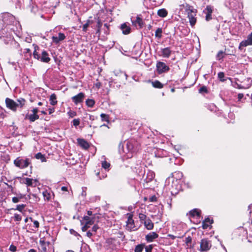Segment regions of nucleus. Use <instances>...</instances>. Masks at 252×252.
I'll use <instances>...</instances> for the list:
<instances>
[{
    "instance_id": "nucleus-40",
    "label": "nucleus",
    "mask_w": 252,
    "mask_h": 252,
    "mask_svg": "<svg viewBox=\"0 0 252 252\" xmlns=\"http://www.w3.org/2000/svg\"><path fill=\"white\" fill-rule=\"evenodd\" d=\"M148 176L149 177L148 181L147 182L152 180L155 177V174L153 172L149 171L148 174Z\"/></svg>"
},
{
    "instance_id": "nucleus-14",
    "label": "nucleus",
    "mask_w": 252,
    "mask_h": 252,
    "mask_svg": "<svg viewBox=\"0 0 252 252\" xmlns=\"http://www.w3.org/2000/svg\"><path fill=\"white\" fill-rule=\"evenodd\" d=\"M77 141L79 145L84 149H87L89 147V143L84 139L78 138Z\"/></svg>"
},
{
    "instance_id": "nucleus-52",
    "label": "nucleus",
    "mask_w": 252,
    "mask_h": 252,
    "mask_svg": "<svg viewBox=\"0 0 252 252\" xmlns=\"http://www.w3.org/2000/svg\"><path fill=\"white\" fill-rule=\"evenodd\" d=\"M18 101L19 103L18 104L19 106L20 105V107H22L25 104V100L24 99H18Z\"/></svg>"
},
{
    "instance_id": "nucleus-57",
    "label": "nucleus",
    "mask_w": 252,
    "mask_h": 252,
    "mask_svg": "<svg viewBox=\"0 0 252 252\" xmlns=\"http://www.w3.org/2000/svg\"><path fill=\"white\" fill-rule=\"evenodd\" d=\"M86 235L87 237L91 238L93 236V233L91 232L90 231L87 232Z\"/></svg>"
},
{
    "instance_id": "nucleus-55",
    "label": "nucleus",
    "mask_w": 252,
    "mask_h": 252,
    "mask_svg": "<svg viewBox=\"0 0 252 252\" xmlns=\"http://www.w3.org/2000/svg\"><path fill=\"white\" fill-rule=\"evenodd\" d=\"M19 201V199L18 197H14L12 198V201L14 202V203H17Z\"/></svg>"
},
{
    "instance_id": "nucleus-16",
    "label": "nucleus",
    "mask_w": 252,
    "mask_h": 252,
    "mask_svg": "<svg viewBox=\"0 0 252 252\" xmlns=\"http://www.w3.org/2000/svg\"><path fill=\"white\" fill-rule=\"evenodd\" d=\"M214 10L215 9L213 6L208 5L203 10V13L206 15V16H211L212 14L214 13Z\"/></svg>"
},
{
    "instance_id": "nucleus-50",
    "label": "nucleus",
    "mask_w": 252,
    "mask_h": 252,
    "mask_svg": "<svg viewBox=\"0 0 252 252\" xmlns=\"http://www.w3.org/2000/svg\"><path fill=\"white\" fill-rule=\"evenodd\" d=\"M70 233L74 236L80 237V235L76 231L72 229H70Z\"/></svg>"
},
{
    "instance_id": "nucleus-17",
    "label": "nucleus",
    "mask_w": 252,
    "mask_h": 252,
    "mask_svg": "<svg viewBox=\"0 0 252 252\" xmlns=\"http://www.w3.org/2000/svg\"><path fill=\"white\" fill-rule=\"evenodd\" d=\"M144 224L145 227L148 230H152L154 227V223L152 222V220L149 218H148L147 220H145V221H144Z\"/></svg>"
},
{
    "instance_id": "nucleus-56",
    "label": "nucleus",
    "mask_w": 252,
    "mask_h": 252,
    "mask_svg": "<svg viewBox=\"0 0 252 252\" xmlns=\"http://www.w3.org/2000/svg\"><path fill=\"white\" fill-rule=\"evenodd\" d=\"M244 97V94H239L238 95V99L239 100H240Z\"/></svg>"
},
{
    "instance_id": "nucleus-5",
    "label": "nucleus",
    "mask_w": 252,
    "mask_h": 252,
    "mask_svg": "<svg viewBox=\"0 0 252 252\" xmlns=\"http://www.w3.org/2000/svg\"><path fill=\"white\" fill-rule=\"evenodd\" d=\"M126 229L129 231H135L138 229L134 224L132 215H129L126 221Z\"/></svg>"
},
{
    "instance_id": "nucleus-27",
    "label": "nucleus",
    "mask_w": 252,
    "mask_h": 252,
    "mask_svg": "<svg viewBox=\"0 0 252 252\" xmlns=\"http://www.w3.org/2000/svg\"><path fill=\"white\" fill-rule=\"evenodd\" d=\"M189 214L191 216L194 217L195 216L199 217L200 215V211L198 210V209H194L192 210H191L189 212Z\"/></svg>"
},
{
    "instance_id": "nucleus-2",
    "label": "nucleus",
    "mask_w": 252,
    "mask_h": 252,
    "mask_svg": "<svg viewBox=\"0 0 252 252\" xmlns=\"http://www.w3.org/2000/svg\"><path fill=\"white\" fill-rule=\"evenodd\" d=\"M178 10L179 16L181 15H187L188 16H195L196 14V10L192 6L185 3L181 4L177 9Z\"/></svg>"
},
{
    "instance_id": "nucleus-54",
    "label": "nucleus",
    "mask_w": 252,
    "mask_h": 252,
    "mask_svg": "<svg viewBox=\"0 0 252 252\" xmlns=\"http://www.w3.org/2000/svg\"><path fill=\"white\" fill-rule=\"evenodd\" d=\"M98 229V226L97 225H94L92 227V231H93L94 232H96Z\"/></svg>"
},
{
    "instance_id": "nucleus-35",
    "label": "nucleus",
    "mask_w": 252,
    "mask_h": 252,
    "mask_svg": "<svg viewBox=\"0 0 252 252\" xmlns=\"http://www.w3.org/2000/svg\"><path fill=\"white\" fill-rule=\"evenodd\" d=\"M190 25L193 27L196 23V19L195 17H189Z\"/></svg>"
},
{
    "instance_id": "nucleus-33",
    "label": "nucleus",
    "mask_w": 252,
    "mask_h": 252,
    "mask_svg": "<svg viewBox=\"0 0 252 252\" xmlns=\"http://www.w3.org/2000/svg\"><path fill=\"white\" fill-rule=\"evenodd\" d=\"M86 103L88 106L92 107L94 105L95 102L93 99H88L86 100Z\"/></svg>"
},
{
    "instance_id": "nucleus-12",
    "label": "nucleus",
    "mask_w": 252,
    "mask_h": 252,
    "mask_svg": "<svg viewBox=\"0 0 252 252\" xmlns=\"http://www.w3.org/2000/svg\"><path fill=\"white\" fill-rule=\"evenodd\" d=\"M84 97V94L83 93H80L77 95L72 97V101L76 104L81 102Z\"/></svg>"
},
{
    "instance_id": "nucleus-7",
    "label": "nucleus",
    "mask_w": 252,
    "mask_h": 252,
    "mask_svg": "<svg viewBox=\"0 0 252 252\" xmlns=\"http://www.w3.org/2000/svg\"><path fill=\"white\" fill-rule=\"evenodd\" d=\"M158 71L159 73L166 72L169 70V67L163 62H158L157 64Z\"/></svg>"
},
{
    "instance_id": "nucleus-58",
    "label": "nucleus",
    "mask_w": 252,
    "mask_h": 252,
    "mask_svg": "<svg viewBox=\"0 0 252 252\" xmlns=\"http://www.w3.org/2000/svg\"><path fill=\"white\" fill-rule=\"evenodd\" d=\"M93 223H94V222H93V221H92L91 220H88V221H86V223L87 225H89V226H90L91 225L93 224Z\"/></svg>"
},
{
    "instance_id": "nucleus-62",
    "label": "nucleus",
    "mask_w": 252,
    "mask_h": 252,
    "mask_svg": "<svg viewBox=\"0 0 252 252\" xmlns=\"http://www.w3.org/2000/svg\"><path fill=\"white\" fill-rule=\"evenodd\" d=\"M61 189L63 191H66L67 190V188L66 187H62Z\"/></svg>"
},
{
    "instance_id": "nucleus-44",
    "label": "nucleus",
    "mask_w": 252,
    "mask_h": 252,
    "mask_svg": "<svg viewBox=\"0 0 252 252\" xmlns=\"http://www.w3.org/2000/svg\"><path fill=\"white\" fill-rule=\"evenodd\" d=\"M33 56L34 57V58L36 59H37L38 60H40V55L36 52V50H35L34 52H33Z\"/></svg>"
},
{
    "instance_id": "nucleus-29",
    "label": "nucleus",
    "mask_w": 252,
    "mask_h": 252,
    "mask_svg": "<svg viewBox=\"0 0 252 252\" xmlns=\"http://www.w3.org/2000/svg\"><path fill=\"white\" fill-rule=\"evenodd\" d=\"M154 87L161 89L163 87V85L158 81H155L152 82Z\"/></svg>"
},
{
    "instance_id": "nucleus-36",
    "label": "nucleus",
    "mask_w": 252,
    "mask_h": 252,
    "mask_svg": "<svg viewBox=\"0 0 252 252\" xmlns=\"http://www.w3.org/2000/svg\"><path fill=\"white\" fill-rule=\"evenodd\" d=\"M224 53L222 51H220L217 55V59L220 60L224 57Z\"/></svg>"
},
{
    "instance_id": "nucleus-46",
    "label": "nucleus",
    "mask_w": 252,
    "mask_h": 252,
    "mask_svg": "<svg viewBox=\"0 0 252 252\" xmlns=\"http://www.w3.org/2000/svg\"><path fill=\"white\" fill-rule=\"evenodd\" d=\"M199 92L200 93H207V88L206 87H205V86H203V87H201L199 89Z\"/></svg>"
},
{
    "instance_id": "nucleus-1",
    "label": "nucleus",
    "mask_w": 252,
    "mask_h": 252,
    "mask_svg": "<svg viewBox=\"0 0 252 252\" xmlns=\"http://www.w3.org/2000/svg\"><path fill=\"white\" fill-rule=\"evenodd\" d=\"M165 186L169 189L172 194H177L181 189L180 182L175 180L173 178H168L165 182Z\"/></svg>"
},
{
    "instance_id": "nucleus-31",
    "label": "nucleus",
    "mask_w": 252,
    "mask_h": 252,
    "mask_svg": "<svg viewBox=\"0 0 252 252\" xmlns=\"http://www.w3.org/2000/svg\"><path fill=\"white\" fill-rule=\"evenodd\" d=\"M157 13L158 16H167L168 14L167 10L164 8L158 10Z\"/></svg>"
},
{
    "instance_id": "nucleus-61",
    "label": "nucleus",
    "mask_w": 252,
    "mask_h": 252,
    "mask_svg": "<svg viewBox=\"0 0 252 252\" xmlns=\"http://www.w3.org/2000/svg\"><path fill=\"white\" fill-rule=\"evenodd\" d=\"M168 237H170V238H171L173 240L175 239L176 238V236H175L174 235H172V234H169L168 235Z\"/></svg>"
},
{
    "instance_id": "nucleus-63",
    "label": "nucleus",
    "mask_w": 252,
    "mask_h": 252,
    "mask_svg": "<svg viewBox=\"0 0 252 252\" xmlns=\"http://www.w3.org/2000/svg\"><path fill=\"white\" fill-rule=\"evenodd\" d=\"M84 220H85L86 221L89 220H90V218L88 216H85L84 217Z\"/></svg>"
},
{
    "instance_id": "nucleus-34",
    "label": "nucleus",
    "mask_w": 252,
    "mask_h": 252,
    "mask_svg": "<svg viewBox=\"0 0 252 252\" xmlns=\"http://www.w3.org/2000/svg\"><path fill=\"white\" fill-rule=\"evenodd\" d=\"M45 200H49L51 197V194L47 191H44L42 193Z\"/></svg>"
},
{
    "instance_id": "nucleus-41",
    "label": "nucleus",
    "mask_w": 252,
    "mask_h": 252,
    "mask_svg": "<svg viewBox=\"0 0 252 252\" xmlns=\"http://www.w3.org/2000/svg\"><path fill=\"white\" fill-rule=\"evenodd\" d=\"M100 117L103 121H108V116L107 115L105 114H101L100 115Z\"/></svg>"
},
{
    "instance_id": "nucleus-20",
    "label": "nucleus",
    "mask_w": 252,
    "mask_h": 252,
    "mask_svg": "<svg viewBox=\"0 0 252 252\" xmlns=\"http://www.w3.org/2000/svg\"><path fill=\"white\" fill-rule=\"evenodd\" d=\"M121 29L123 31V33L127 34L130 33V28L127 26L126 23L123 24L121 26Z\"/></svg>"
},
{
    "instance_id": "nucleus-11",
    "label": "nucleus",
    "mask_w": 252,
    "mask_h": 252,
    "mask_svg": "<svg viewBox=\"0 0 252 252\" xmlns=\"http://www.w3.org/2000/svg\"><path fill=\"white\" fill-rule=\"evenodd\" d=\"M158 237V235L156 232H152L146 235L145 239L148 242H152Z\"/></svg>"
},
{
    "instance_id": "nucleus-3",
    "label": "nucleus",
    "mask_w": 252,
    "mask_h": 252,
    "mask_svg": "<svg viewBox=\"0 0 252 252\" xmlns=\"http://www.w3.org/2000/svg\"><path fill=\"white\" fill-rule=\"evenodd\" d=\"M30 159L27 158L25 159H23L20 157H18L14 160L15 165L20 169L27 167L30 165Z\"/></svg>"
},
{
    "instance_id": "nucleus-60",
    "label": "nucleus",
    "mask_w": 252,
    "mask_h": 252,
    "mask_svg": "<svg viewBox=\"0 0 252 252\" xmlns=\"http://www.w3.org/2000/svg\"><path fill=\"white\" fill-rule=\"evenodd\" d=\"M38 110L37 108H34L32 110V112H33V114H37V113L38 112Z\"/></svg>"
},
{
    "instance_id": "nucleus-42",
    "label": "nucleus",
    "mask_w": 252,
    "mask_h": 252,
    "mask_svg": "<svg viewBox=\"0 0 252 252\" xmlns=\"http://www.w3.org/2000/svg\"><path fill=\"white\" fill-rule=\"evenodd\" d=\"M145 248L146 252H152L153 246L152 245H150L147 246H146Z\"/></svg>"
},
{
    "instance_id": "nucleus-43",
    "label": "nucleus",
    "mask_w": 252,
    "mask_h": 252,
    "mask_svg": "<svg viewBox=\"0 0 252 252\" xmlns=\"http://www.w3.org/2000/svg\"><path fill=\"white\" fill-rule=\"evenodd\" d=\"M218 77L220 79V81H223V78L224 77V74L223 72H220L218 73Z\"/></svg>"
},
{
    "instance_id": "nucleus-8",
    "label": "nucleus",
    "mask_w": 252,
    "mask_h": 252,
    "mask_svg": "<svg viewBox=\"0 0 252 252\" xmlns=\"http://www.w3.org/2000/svg\"><path fill=\"white\" fill-rule=\"evenodd\" d=\"M252 45V32L248 36L247 39L242 41L239 45V48L242 49V47Z\"/></svg>"
},
{
    "instance_id": "nucleus-19",
    "label": "nucleus",
    "mask_w": 252,
    "mask_h": 252,
    "mask_svg": "<svg viewBox=\"0 0 252 252\" xmlns=\"http://www.w3.org/2000/svg\"><path fill=\"white\" fill-rule=\"evenodd\" d=\"M183 175L182 172L180 171H176L172 173V176L169 178H173L175 180H178V181L183 177Z\"/></svg>"
},
{
    "instance_id": "nucleus-45",
    "label": "nucleus",
    "mask_w": 252,
    "mask_h": 252,
    "mask_svg": "<svg viewBox=\"0 0 252 252\" xmlns=\"http://www.w3.org/2000/svg\"><path fill=\"white\" fill-rule=\"evenodd\" d=\"M14 220L16 221H20L22 219V217L20 215L15 214L14 216Z\"/></svg>"
},
{
    "instance_id": "nucleus-23",
    "label": "nucleus",
    "mask_w": 252,
    "mask_h": 252,
    "mask_svg": "<svg viewBox=\"0 0 252 252\" xmlns=\"http://www.w3.org/2000/svg\"><path fill=\"white\" fill-rule=\"evenodd\" d=\"M79 21L83 24V31L84 32H86L89 26L93 23V21L90 20H87L85 24H83V22L81 21L80 19H79Z\"/></svg>"
},
{
    "instance_id": "nucleus-4",
    "label": "nucleus",
    "mask_w": 252,
    "mask_h": 252,
    "mask_svg": "<svg viewBox=\"0 0 252 252\" xmlns=\"http://www.w3.org/2000/svg\"><path fill=\"white\" fill-rule=\"evenodd\" d=\"M212 247L211 242L208 239L204 238L201 240L200 243V249L199 250L201 252L208 251Z\"/></svg>"
},
{
    "instance_id": "nucleus-22",
    "label": "nucleus",
    "mask_w": 252,
    "mask_h": 252,
    "mask_svg": "<svg viewBox=\"0 0 252 252\" xmlns=\"http://www.w3.org/2000/svg\"><path fill=\"white\" fill-rule=\"evenodd\" d=\"M26 118H28L31 122H34L36 120L39 119V116L36 114H32L26 116Z\"/></svg>"
},
{
    "instance_id": "nucleus-49",
    "label": "nucleus",
    "mask_w": 252,
    "mask_h": 252,
    "mask_svg": "<svg viewBox=\"0 0 252 252\" xmlns=\"http://www.w3.org/2000/svg\"><path fill=\"white\" fill-rule=\"evenodd\" d=\"M73 125L75 126H78L79 124H80V120L79 119H74L73 120Z\"/></svg>"
},
{
    "instance_id": "nucleus-48",
    "label": "nucleus",
    "mask_w": 252,
    "mask_h": 252,
    "mask_svg": "<svg viewBox=\"0 0 252 252\" xmlns=\"http://www.w3.org/2000/svg\"><path fill=\"white\" fill-rule=\"evenodd\" d=\"M68 116L70 117H73L74 116H75L76 115V113L74 111H69L68 113H67Z\"/></svg>"
},
{
    "instance_id": "nucleus-10",
    "label": "nucleus",
    "mask_w": 252,
    "mask_h": 252,
    "mask_svg": "<svg viewBox=\"0 0 252 252\" xmlns=\"http://www.w3.org/2000/svg\"><path fill=\"white\" fill-rule=\"evenodd\" d=\"M50 244V242H46L42 239L39 241V250L40 252H46L47 247Z\"/></svg>"
},
{
    "instance_id": "nucleus-9",
    "label": "nucleus",
    "mask_w": 252,
    "mask_h": 252,
    "mask_svg": "<svg viewBox=\"0 0 252 252\" xmlns=\"http://www.w3.org/2000/svg\"><path fill=\"white\" fill-rule=\"evenodd\" d=\"M133 18H131V22L133 25L137 28V29H141L143 27L144 25L143 22L142 20L140 18V17H136L135 19H134Z\"/></svg>"
},
{
    "instance_id": "nucleus-47",
    "label": "nucleus",
    "mask_w": 252,
    "mask_h": 252,
    "mask_svg": "<svg viewBox=\"0 0 252 252\" xmlns=\"http://www.w3.org/2000/svg\"><path fill=\"white\" fill-rule=\"evenodd\" d=\"M25 205L24 204L18 205H17L16 209L21 212L23 210V209L25 208Z\"/></svg>"
},
{
    "instance_id": "nucleus-25",
    "label": "nucleus",
    "mask_w": 252,
    "mask_h": 252,
    "mask_svg": "<svg viewBox=\"0 0 252 252\" xmlns=\"http://www.w3.org/2000/svg\"><path fill=\"white\" fill-rule=\"evenodd\" d=\"M192 239L190 236L187 237L185 239V243L187 248H192L193 246L191 244Z\"/></svg>"
},
{
    "instance_id": "nucleus-32",
    "label": "nucleus",
    "mask_w": 252,
    "mask_h": 252,
    "mask_svg": "<svg viewBox=\"0 0 252 252\" xmlns=\"http://www.w3.org/2000/svg\"><path fill=\"white\" fill-rule=\"evenodd\" d=\"M101 166L104 169H107L110 166V163L109 162L106 161L105 160H104V161H102Z\"/></svg>"
},
{
    "instance_id": "nucleus-30",
    "label": "nucleus",
    "mask_w": 252,
    "mask_h": 252,
    "mask_svg": "<svg viewBox=\"0 0 252 252\" xmlns=\"http://www.w3.org/2000/svg\"><path fill=\"white\" fill-rule=\"evenodd\" d=\"M144 247H145V245L143 244H141L138 245L136 246L135 249H134V252H141L143 251Z\"/></svg>"
},
{
    "instance_id": "nucleus-13",
    "label": "nucleus",
    "mask_w": 252,
    "mask_h": 252,
    "mask_svg": "<svg viewBox=\"0 0 252 252\" xmlns=\"http://www.w3.org/2000/svg\"><path fill=\"white\" fill-rule=\"evenodd\" d=\"M65 38V36L63 33L60 32L59 33L58 37L53 36L52 40L53 42L55 43L56 44H58L60 41H62Z\"/></svg>"
},
{
    "instance_id": "nucleus-38",
    "label": "nucleus",
    "mask_w": 252,
    "mask_h": 252,
    "mask_svg": "<svg viewBox=\"0 0 252 252\" xmlns=\"http://www.w3.org/2000/svg\"><path fill=\"white\" fill-rule=\"evenodd\" d=\"M139 218L140 220V221H145V220H147V219H148L147 218V217L145 215L143 214H142V213H140L139 214Z\"/></svg>"
},
{
    "instance_id": "nucleus-39",
    "label": "nucleus",
    "mask_w": 252,
    "mask_h": 252,
    "mask_svg": "<svg viewBox=\"0 0 252 252\" xmlns=\"http://www.w3.org/2000/svg\"><path fill=\"white\" fill-rule=\"evenodd\" d=\"M30 220H31L32 221H33L34 226L36 229H38L39 227V222L37 220H33L32 218H30Z\"/></svg>"
},
{
    "instance_id": "nucleus-28",
    "label": "nucleus",
    "mask_w": 252,
    "mask_h": 252,
    "mask_svg": "<svg viewBox=\"0 0 252 252\" xmlns=\"http://www.w3.org/2000/svg\"><path fill=\"white\" fill-rule=\"evenodd\" d=\"M35 157L36 159H40L42 162L46 161V159L44 155L42 154L41 153H38L35 156Z\"/></svg>"
},
{
    "instance_id": "nucleus-51",
    "label": "nucleus",
    "mask_w": 252,
    "mask_h": 252,
    "mask_svg": "<svg viewBox=\"0 0 252 252\" xmlns=\"http://www.w3.org/2000/svg\"><path fill=\"white\" fill-rule=\"evenodd\" d=\"M17 250L16 247L14 246L13 245H11L9 247V250L11 252H16Z\"/></svg>"
},
{
    "instance_id": "nucleus-59",
    "label": "nucleus",
    "mask_w": 252,
    "mask_h": 252,
    "mask_svg": "<svg viewBox=\"0 0 252 252\" xmlns=\"http://www.w3.org/2000/svg\"><path fill=\"white\" fill-rule=\"evenodd\" d=\"M54 111H55L54 108L49 109V114H51L52 113H53L54 112Z\"/></svg>"
},
{
    "instance_id": "nucleus-26",
    "label": "nucleus",
    "mask_w": 252,
    "mask_h": 252,
    "mask_svg": "<svg viewBox=\"0 0 252 252\" xmlns=\"http://www.w3.org/2000/svg\"><path fill=\"white\" fill-rule=\"evenodd\" d=\"M23 183L26 184L28 186H32L33 179L26 178L23 179Z\"/></svg>"
},
{
    "instance_id": "nucleus-6",
    "label": "nucleus",
    "mask_w": 252,
    "mask_h": 252,
    "mask_svg": "<svg viewBox=\"0 0 252 252\" xmlns=\"http://www.w3.org/2000/svg\"><path fill=\"white\" fill-rule=\"evenodd\" d=\"M5 103L6 107L13 111H16L17 107L19 106L18 103H16L14 100L9 98L5 99Z\"/></svg>"
},
{
    "instance_id": "nucleus-53",
    "label": "nucleus",
    "mask_w": 252,
    "mask_h": 252,
    "mask_svg": "<svg viewBox=\"0 0 252 252\" xmlns=\"http://www.w3.org/2000/svg\"><path fill=\"white\" fill-rule=\"evenodd\" d=\"M89 227L90 226L86 223L85 225L82 227V230L83 231H86Z\"/></svg>"
},
{
    "instance_id": "nucleus-64",
    "label": "nucleus",
    "mask_w": 252,
    "mask_h": 252,
    "mask_svg": "<svg viewBox=\"0 0 252 252\" xmlns=\"http://www.w3.org/2000/svg\"><path fill=\"white\" fill-rule=\"evenodd\" d=\"M28 252H36V250L34 249H30Z\"/></svg>"
},
{
    "instance_id": "nucleus-21",
    "label": "nucleus",
    "mask_w": 252,
    "mask_h": 252,
    "mask_svg": "<svg viewBox=\"0 0 252 252\" xmlns=\"http://www.w3.org/2000/svg\"><path fill=\"white\" fill-rule=\"evenodd\" d=\"M162 56L164 58H169L171 55V51L169 48H165L161 51Z\"/></svg>"
},
{
    "instance_id": "nucleus-15",
    "label": "nucleus",
    "mask_w": 252,
    "mask_h": 252,
    "mask_svg": "<svg viewBox=\"0 0 252 252\" xmlns=\"http://www.w3.org/2000/svg\"><path fill=\"white\" fill-rule=\"evenodd\" d=\"M40 60L44 63H48L50 61V58L48 57V54L45 51H43L41 53Z\"/></svg>"
},
{
    "instance_id": "nucleus-18",
    "label": "nucleus",
    "mask_w": 252,
    "mask_h": 252,
    "mask_svg": "<svg viewBox=\"0 0 252 252\" xmlns=\"http://www.w3.org/2000/svg\"><path fill=\"white\" fill-rule=\"evenodd\" d=\"M213 222V220H210L209 218H206L202 222V228L204 229H207Z\"/></svg>"
},
{
    "instance_id": "nucleus-24",
    "label": "nucleus",
    "mask_w": 252,
    "mask_h": 252,
    "mask_svg": "<svg viewBox=\"0 0 252 252\" xmlns=\"http://www.w3.org/2000/svg\"><path fill=\"white\" fill-rule=\"evenodd\" d=\"M56 95L55 94H52L50 96V104L55 105L57 103Z\"/></svg>"
},
{
    "instance_id": "nucleus-37",
    "label": "nucleus",
    "mask_w": 252,
    "mask_h": 252,
    "mask_svg": "<svg viewBox=\"0 0 252 252\" xmlns=\"http://www.w3.org/2000/svg\"><path fill=\"white\" fill-rule=\"evenodd\" d=\"M162 30L161 29L158 28L155 32V35L156 37L160 38L161 37Z\"/></svg>"
}]
</instances>
